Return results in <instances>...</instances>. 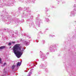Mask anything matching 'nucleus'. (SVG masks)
<instances>
[{"instance_id": "nucleus-10", "label": "nucleus", "mask_w": 76, "mask_h": 76, "mask_svg": "<svg viewBox=\"0 0 76 76\" xmlns=\"http://www.w3.org/2000/svg\"><path fill=\"white\" fill-rule=\"evenodd\" d=\"M23 49H24V48H23Z\"/></svg>"}, {"instance_id": "nucleus-9", "label": "nucleus", "mask_w": 76, "mask_h": 76, "mask_svg": "<svg viewBox=\"0 0 76 76\" xmlns=\"http://www.w3.org/2000/svg\"><path fill=\"white\" fill-rule=\"evenodd\" d=\"M11 47H10V48H11Z\"/></svg>"}, {"instance_id": "nucleus-4", "label": "nucleus", "mask_w": 76, "mask_h": 76, "mask_svg": "<svg viewBox=\"0 0 76 76\" xmlns=\"http://www.w3.org/2000/svg\"><path fill=\"white\" fill-rule=\"evenodd\" d=\"M11 45H12V43L9 42L8 43V45H9V46H10Z\"/></svg>"}, {"instance_id": "nucleus-7", "label": "nucleus", "mask_w": 76, "mask_h": 76, "mask_svg": "<svg viewBox=\"0 0 76 76\" xmlns=\"http://www.w3.org/2000/svg\"><path fill=\"white\" fill-rule=\"evenodd\" d=\"M6 63H4V65H3L4 66H5V65H6Z\"/></svg>"}, {"instance_id": "nucleus-6", "label": "nucleus", "mask_w": 76, "mask_h": 76, "mask_svg": "<svg viewBox=\"0 0 76 76\" xmlns=\"http://www.w3.org/2000/svg\"><path fill=\"white\" fill-rule=\"evenodd\" d=\"M0 63H1V58H0Z\"/></svg>"}, {"instance_id": "nucleus-5", "label": "nucleus", "mask_w": 76, "mask_h": 76, "mask_svg": "<svg viewBox=\"0 0 76 76\" xmlns=\"http://www.w3.org/2000/svg\"><path fill=\"white\" fill-rule=\"evenodd\" d=\"M15 65H13L12 66V69H14V68H15Z\"/></svg>"}, {"instance_id": "nucleus-3", "label": "nucleus", "mask_w": 76, "mask_h": 76, "mask_svg": "<svg viewBox=\"0 0 76 76\" xmlns=\"http://www.w3.org/2000/svg\"><path fill=\"white\" fill-rule=\"evenodd\" d=\"M20 66V63L19 62H18L17 65V66Z\"/></svg>"}, {"instance_id": "nucleus-8", "label": "nucleus", "mask_w": 76, "mask_h": 76, "mask_svg": "<svg viewBox=\"0 0 76 76\" xmlns=\"http://www.w3.org/2000/svg\"><path fill=\"white\" fill-rule=\"evenodd\" d=\"M12 44H15V42H12Z\"/></svg>"}, {"instance_id": "nucleus-2", "label": "nucleus", "mask_w": 76, "mask_h": 76, "mask_svg": "<svg viewBox=\"0 0 76 76\" xmlns=\"http://www.w3.org/2000/svg\"><path fill=\"white\" fill-rule=\"evenodd\" d=\"M6 47V46H2L0 47V50H2V49H4V48Z\"/></svg>"}, {"instance_id": "nucleus-1", "label": "nucleus", "mask_w": 76, "mask_h": 76, "mask_svg": "<svg viewBox=\"0 0 76 76\" xmlns=\"http://www.w3.org/2000/svg\"><path fill=\"white\" fill-rule=\"evenodd\" d=\"M22 46L20 44H15L13 48V51L18 58H20L22 55L23 50H21Z\"/></svg>"}]
</instances>
